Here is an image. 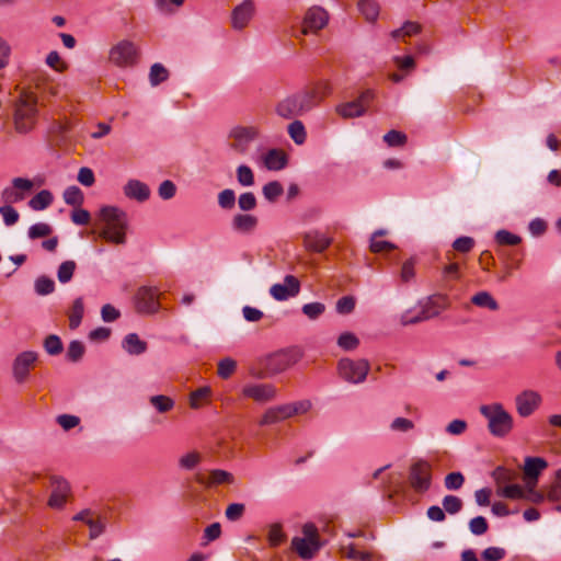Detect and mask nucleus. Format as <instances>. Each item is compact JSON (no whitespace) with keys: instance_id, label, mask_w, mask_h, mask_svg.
Instances as JSON below:
<instances>
[{"instance_id":"nucleus-1","label":"nucleus","mask_w":561,"mask_h":561,"mask_svg":"<svg viewBox=\"0 0 561 561\" xmlns=\"http://www.w3.org/2000/svg\"><path fill=\"white\" fill-rule=\"evenodd\" d=\"M98 217L103 225L100 237L114 244H124L126 242V231L128 228V217L126 211L116 206H103L98 213Z\"/></svg>"},{"instance_id":"nucleus-2","label":"nucleus","mask_w":561,"mask_h":561,"mask_svg":"<svg viewBox=\"0 0 561 561\" xmlns=\"http://www.w3.org/2000/svg\"><path fill=\"white\" fill-rule=\"evenodd\" d=\"M481 415L488 422V430L494 437H506L514 427V419L512 414L505 410L502 403L493 402L482 404L479 408Z\"/></svg>"},{"instance_id":"nucleus-3","label":"nucleus","mask_w":561,"mask_h":561,"mask_svg":"<svg viewBox=\"0 0 561 561\" xmlns=\"http://www.w3.org/2000/svg\"><path fill=\"white\" fill-rule=\"evenodd\" d=\"M302 536H296L291 539V548L305 560L312 559L319 551L321 543L317 527L307 523L301 529Z\"/></svg>"},{"instance_id":"nucleus-4","label":"nucleus","mask_w":561,"mask_h":561,"mask_svg":"<svg viewBox=\"0 0 561 561\" xmlns=\"http://www.w3.org/2000/svg\"><path fill=\"white\" fill-rule=\"evenodd\" d=\"M36 105L37 96L33 92L21 93L14 117L15 128L19 133H26L32 128L37 112Z\"/></svg>"},{"instance_id":"nucleus-5","label":"nucleus","mask_w":561,"mask_h":561,"mask_svg":"<svg viewBox=\"0 0 561 561\" xmlns=\"http://www.w3.org/2000/svg\"><path fill=\"white\" fill-rule=\"evenodd\" d=\"M139 49L130 39H122L113 45L108 51V60L113 65L126 68L137 62Z\"/></svg>"},{"instance_id":"nucleus-6","label":"nucleus","mask_w":561,"mask_h":561,"mask_svg":"<svg viewBox=\"0 0 561 561\" xmlns=\"http://www.w3.org/2000/svg\"><path fill=\"white\" fill-rule=\"evenodd\" d=\"M259 128L253 125H237L229 130L228 138L232 150L240 154L248 152L250 144L259 137Z\"/></svg>"},{"instance_id":"nucleus-7","label":"nucleus","mask_w":561,"mask_h":561,"mask_svg":"<svg viewBox=\"0 0 561 561\" xmlns=\"http://www.w3.org/2000/svg\"><path fill=\"white\" fill-rule=\"evenodd\" d=\"M369 368L368 360L351 358H342L337 366L340 376L352 383L363 382L367 377Z\"/></svg>"},{"instance_id":"nucleus-8","label":"nucleus","mask_w":561,"mask_h":561,"mask_svg":"<svg viewBox=\"0 0 561 561\" xmlns=\"http://www.w3.org/2000/svg\"><path fill=\"white\" fill-rule=\"evenodd\" d=\"M241 393L247 399L264 404L277 398V388L268 382L250 381L242 386Z\"/></svg>"},{"instance_id":"nucleus-9","label":"nucleus","mask_w":561,"mask_h":561,"mask_svg":"<svg viewBox=\"0 0 561 561\" xmlns=\"http://www.w3.org/2000/svg\"><path fill=\"white\" fill-rule=\"evenodd\" d=\"M409 480L416 492H426L431 488L432 465L424 459L416 460L410 468Z\"/></svg>"},{"instance_id":"nucleus-10","label":"nucleus","mask_w":561,"mask_h":561,"mask_svg":"<svg viewBox=\"0 0 561 561\" xmlns=\"http://www.w3.org/2000/svg\"><path fill=\"white\" fill-rule=\"evenodd\" d=\"M331 85L327 81H321L314 85L297 93V96L304 107V112H308L317 106L327 95L331 93Z\"/></svg>"},{"instance_id":"nucleus-11","label":"nucleus","mask_w":561,"mask_h":561,"mask_svg":"<svg viewBox=\"0 0 561 561\" xmlns=\"http://www.w3.org/2000/svg\"><path fill=\"white\" fill-rule=\"evenodd\" d=\"M195 481L207 489H214L220 485H232L236 483V477L232 472L224 469H209L206 473H196Z\"/></svg>"},{"instance_id":"nucleus-12","label":"nucleus","mask_w":561,"mask_h":561,"mask_svg":"<svg viewBox=\"0 0 561 561\" xmlns=\"http://www.w3.org/2000/svg\"><path fill=\"white\" fill-rule=\"evenodd\" d=\"M448 307V298L445 295H432L417 301V310L423 321H427L440 314Z\"/></svg>"},{"instance_id":"nucleus-13","label":"nucleus","mask_w":561,"mask_h":561,"mask_svg":"<svg viewBox=\"0 0 561 561\" xmlns=\"http://www.w3.org/2000/svg\"><path fill=\"white\" fill-rule=\"evenodd\" d=\"M34 186L35 184L32 180L14 178L11 182V186H8L2 191V199L7 204L19 203L26 197Z\"/></svg>"},{"instance_id":"nucleus-14","label":"nucleus","mask_w":561,"mask_h":561,"mask_svg":"<svg viewBox=\"0 0 561 561\" xmlns=\"http://www.w3.org/2000/svg\"><path fill=\"white\" fill-rule=\"evenodd\" d=\"M541 394L531 389L522 391L515 398L516 411L522 417L531 415L541 405Z\"/></svg>"},{"instance_id":"nucleus-15","label":"nucleus","mask_w":561,"mask_h":561,"mask_svg":"<svg viewBox=\"0 0 561 561\" xmlns=\"http://www.w3.org/2000/svg\"><path fill=\"white\" fill-rule=\"evenodd\" d=\"M300 291V282L293 275H286L282 283L271 286L270 295L277 301L296 297Z\"/></svg>"},{"instance_id":"nucleus-16","label":"nucleus","mask_w":561,"mask_h":561,"mask_svg":"<svg viewBox=\"0 0 561 561\" xmlns=\"http://www.w3.org/2000/svg\"><path fill=\"white\" fill-rule=\"evenodd\" d=\"M159 290L154 287L142 286L136 294V306L142 313H154L159 310Z\"/></svg>"},{"instance_id":"nucleus-17","label":"nucleus","mask_w":561,"mask_h":561,"mask_svg":"<svg viewBox=\"0 0 561 561\" xmlns=\"http://www.w3.org/2000/svg\"><path fill=\"white\" fill-rule=\"evenodd\" d=\"M37 360V353L25 351L20 353L13 360L12 373L14 380L19 383L24 382L30 374L31 367Z\"/></svg>"},{"instance_id":"nucleus-18","label":"nucleus","mask_w":561,"mask_h":561,"mask_svg":"<svg viewBox=\"0 0 561 561\" xmlns=\"http://www.w3.org/2000/svg\"><path fill=\"white\" fill-rule=\"evenodd\" d=\"M329 22L328 12L320 7L310 8L304 19L302 33H314L323 28Z\"/></svg>"},{"instance_id":"nucleus-19","label":"nucleus","mask_w":561,"mask_h":561,"mask_svg":"<svg viewBox=\"0 0 561 561\" xmlns=\"http://www.w3.org/2000/svg\"><path fill=\"white\" fill-rule=\"evenodd\" d=\"M332 243V239L319 229H310L302 234V244L307 251L321 253Z\"/></svg>"},{"instance_id":"nucleus-20","label":"nucleus","mask_w":561,"mask_h":561,"mask_svg":"<svg viewBox=\"0 0 561 561\" xmlns=\"http://www.w3.org/2000/svg\"><path fill=\"white\" fill-rule=\"evenodd\" d=\"M51 488L48 505L53 508H60L65 505L70 492L69 483L62 478H53Z\"/></svg>"},{"instance_id":"nucleus-21","label":"nucleus","mask_w":561,"mask_h":561,"mask_svg":"<svg viewBox=\"0 0 561 561\" xmlns=\"http://www.w3.org/2000/svg\"><path fill=\"white\" fill-rule=\"evenodd\" d=\"M259 226V218L249 213H238L231 219V228L238 233H252Z\"/></svg>"},{"instance_id":"nucleus-22","label":"nucleus","mask_w":561,"mask_h":561,"mask_svg":"<svg viewBox=\"0 0 561 561\" xmlns=\"http://www.w3.org/2000/svg\"><path fill=\"white\" fill-rule=\"evenodd\" d=\"M123 192L127 198L137 201L139 203H144L150 197L149 186L146 183L135 179L127 181L123 187Z\"/></svg>"},{"instance_id":"nucleus-23","label":"nucleus","mask_w":561,"mask_h":561,"mask_svg":"<svg viewBox=\"0 0 561 561\" xmlns=\"http://www.w3.org/2000/svg\"><path fill=\"white\" fill-rule=\"evenodd\" d=\"M254 13L253 3L249 0L236 7L232 12V26L236 30L244 28L251 21Z\"/></svg>"},{"instance_id":"nucleus-24","label":"nucleus","mask_w":561,"mask_h":561,"mask_svg":"<svg viewBox=\"0 0 561 561\" xmlns=\"http://www.w3.org/2000/svg\"><path fill=\"white\" fill-rule=\"evenodd\" d=\"M264 168L270 171L283 170L287 164L286 154L279 149H271L261 158Z\"/></svg>"},{"instance_id":"nucleus-25","label":"nucleus","mask_w":561,"mask_h":561,"mask_svg":"<svg viewBox=\"0 0 561 561\" xmlns=\"http://www.w3.org/2000/svg\"><path fill=\"white\" fill-rule=\"evenodd\" d=\"M277 113L283 117L289 118L301 115L305 112L297 94H295L286 98L277 105Z\"/></svg>"},{"instance_id":"nucleus-26","label":"nucleus","mask_w":561,"mask_h":561,"mask_svg":"<svg viewBox=\"0 0 561 561\" xmlns=\"http://www.w3.org/2000/svg\"><path fill=\"white\" fill-rule=\"evenodd\" d=\"M289 419L285 404L268 408L261 416L259 424L261 426H268L280 423Z\"/></svg>"},{"instance_id":"nucleus-27","label":"nucleus","mask_w":561,"mask_h":561,"mask_svg":"<svg viewBox=\"0 0 561 561\" xmlns=\"http://www.w3.org/2000/svg\"><path fill=\"white\" fill-rule=\"evenodd\" d=\"M294 364V360L288 352L282 351L271 355L267 359V367L271 373L278 374Z\"/></svg>"},{"instance_id":"nucleus-28","label":"nucleus","mask_w":561,"mask_h":561,"mask_svg":"<svg viewBox=\"0 0 561 561\" xmlns=\"http://www.w3.org/2000/svg\"><path fill=\"white\" fill-rule=\"evenodd\" d=\"M548 467V462L541 457H526L524 462V476L539 478L540 473Z\"/></svg>"},{"instance_id":"nucleus-29","label":"nucleus","mask_w":561,"mask_h":561,"mask_svg":"<svg viewBox=\"0 0 561 561\" xmlns=\"http://www.w3.org/2000/svg\"><path fill=\"white\" fill-rule=\"evenodd\" d=\"M122 347L129 355H140L146 352L147 343L140 340V337L136 333H129L124 337L122 342Z\"/></svg>"},{"instance_id":"nucleus-30","label":"nucleus","mask_w":561,"mask_h":561,"mask_svg":"<svg viewBox=\"0 0 561 561\" xmlns=\"http://www.w3.org/2000/svg\"><path fill=\"white\" fill-rule=\"evenodd\" d=\"M335 111L343 118L360 117L366 113L364 106L356 100L336 105Z\"/></svg>"},{"instance_id":"nucleus-31","label":"nucleus","mask_w":561,"mask_h":561,"mask_svg":"<svg viewBox=\"0 0 561 561\" xmlns=\"http://www.w3.org/2000/svg\"><path fill=\"white\" fill-rule=\"evenodd\" d=\"M203 460V456L197 450H190L183 454L179 460L178 465L181 470L191 471L196 469Z\"/></svg>"},{"instance_id":"nucleus-32","label":"nucleus","mask_w":561,"mask_h":561,"mask_svg":"<svg viewBox=\"0 0 561 561\" xmlns=\"http://www.w3.org/2000/svg\"><path fill=\"white\" fill-rule=\"evenodd\" d=\"M266 538L270 547L272 548H276L285 542L287 536L283 529V525L280 523L270 524L267 526Z\"/></svg>"},{"instance_id":"nucleus-33","label":"nucleus","mask_w":561,"mask_h":561,"mask_svg":"<svg viewBox=\"0 0 561 561\" xmlns=\"http://www.w3.org/2000/svg\"><path fill=\"white\" fill-rule=\"evenodd\" d=\"M53 201H54L53 194L47 190H43L30 199L28 206L33 210L39 211V210H44L47 207H49L51 205Z\"/></svg>"},{"instance_id":"nucleus-34","label":"nucleus","mask_w":561,"mask_h":561,"mask_svg":"<svg viewBox=\"0 0 561 561\" xmlns=\"http://www.w3.org/2000/svg\"><path fill=\"white\" fill-rule=\"evenodd\" d=\"M64 201L67 205L79 207L84 202L83 192L78 186H69L64 191Z\"/></svg>"},{"instance_id":"nucleus-35","label":"nucleus","mask_w":561,"mask_h":561,"mask_svg":"<svg viewBox=\"0 0 561 561\" xmlns=\"http://www.w3.org/2000/svg\"><path fill=\"white\" fill-rule=\"evenodd\" d=\"M237 182L243 187L253 186L255 183L254 173L247 164L238 165L236 170Z\"/></svg>"},{"instance_id":"nucleus-36","label":"nucleus","mask_w":561,"mask_h":561,"mask_svg":"<svg viewBox=\"0 0 561 561\" xmlns=\"http://www.w3.org/2000/svg\"><path fill=\"white\" fill-rule=\"evenodd\" d=\"M385 234H387V230H385V229H379L371 234L370 250L373 252L378 253V252H381L385 250H392L396 248V245L392 244L391 242H388L385 240H379V237H382Z\"/></svg>"},{"instance_id":"nucleus-37","label":"nucleus","mask_w":561,"mask_h":561,"mask_svg":"<svg viewBox=\"0 0 561 561\" xmlns=\"http://www.w3.org/2000/svg\"><path fill=\"white\" fill-rule=\"evenodd\" d=\"M285 407L288 413V417L290 419L295 415H302L308 413L312 408V403L310 400L304 399L295 402L285 403Z\"/></svg>"},{"instance_id":"nucleus-38","label":"nucleus","mask_w":561,"mask_h":561,"mask_svg":"<svg viewBox=\"0 0 561 561\" xmlns=\"http://www.w3.org/2000/svg\"><path fill=\"white\" fill-rule=\"evenodd\" d=\"M497 495L510 499L520 500L526 496L524 488L519 484H507L497 489Z\"/></svg>"},{"instance_id":"nucleus-39","label":"nucleus","mask_w":561,"mask_h":561,"mask_svg":"<svg viewBox=\"0 0 561 561\" xmlns=\"http://www.w3.org/2000/svg\"><path fill=\"white\" fill-rule=\"evenodd\" d=\"M284 193V187L278 181L267 182L262 187V194L266 201L274 203Z\"/></svg>"},{"instance_id":"nucleus-40","label":"nucleus","mask_w":561,"mask_h":561,"mask_svg":"<svg viewBox=\"0 0 561 561\" xmlns=\"http://www.w3.org/2000/svg\"><path fill=\"white\" fill-rule=\"evenodd\" d=\"M169 78L168 69L159 62L153 64L149 71V81L152 87H157Z\"/></svg>"},{"instance_id":"nucleus-41","label":"nucleus","mask_w":561,"mask_h":561,"mask_svg":"<svg viewBox=\"0 0 561 561\" xmlns=\"http://www.w3.org/2000/svg\"><path fill=\"white\" fill-rule=\"evenodd\" d=\"M471 301L478 307L488 308L490 310H497L499 308L496 300L488 291H479L471 298Z\"/></svg>"},{"instance_id":"nucleus-42","label":"nucleus","mask_w":561,"mask_h":561,"mask_svg":"<svg viewBox=\"0 0 561 561\" xmlns=\"http://www.w3.org/2000/svg\"><path fill=\"white\" fill-rule=\"evenodd\" d=\"M84 306L82 298H77L73 301L70 314H69V325L71 329H76L80 325L81 320L83 318Z\"/></svg>"},{"instance_id":"nucleus-43","label":"nucleus","mask_w":561,"mask_h":561,"mask_svg":"<svg viewBox=\"0 0 561 561\" xmlns=\"http://www.w3.org/2000/svg\"><path fill=\"white\" fill-rule=\"evenodd\" d=\"M358 8L367 21H375L379 14V5L374 0H360Z\"/></svg>"},{"instance_id":"nucleus-44","label":"nucleus","mask_w":561,"mask_h":561,"mask_svg":"<svg viewBox=\"0 0 561 561\" xmlns=\"http://www.w3.org/2000/svg\"><path fill=\"white\" fill-rule=\"evenodd\" d=\"M77 264L72 260L62 262L57 271V278L61 284H66L71 280L76 271Z\"/></svg>"},{"instance_id":"nucleus-45","label":"nucleus","mask_w":561,"mask_h":561,"mask_svg":"<svg viewBox=\"0 0 561 561\" xmlns=\"http://www.w3.org/2000/svg\"><path fill=\"white\" fill-rule=\"evenodd\" d=\"M343 553L347 559L352 560L375 561L371 552L358 551L353 543L343 547Z\"/></svg>"},{"instance_id":"nucleus-46","label":"nucleus","mask_w":561,"mask_h":561,"mask_svg":"<svg viewBox=\"0 0 561 561\" xmlns=\"http://www.w3.org/2000/svg\"><path fill=\"white\" fill-rule=\"evenodd\" d=\"M423 322L422 317L416 308H409L400 313L399 323L402 327L413 325Z\"/></svg>"},{"instance_id":"nucleus-47","label":"nucleus","mask_w":561,"mask_h":561,"mask_svg":"<svg viewBox=\"0 0 561 561\" xmlns=\"http://www.w3.org/2000/svg\"><path fill=\"white\" fill-rule=\"evenodd\" d=\"M288 134L297 145H302L306 141V129L300 121H295L289 124Z\"/></svg>"},{"instance_id":"nucleus-48","label":"nucleus","mask_w":561,"mask_h":561,"mask_svg":"<svg viewBox=\"0 0 561 561\" xmlns=\"http://www.w3.org/2000/svg\"><path fill=\"white\" fill-rule=\"evenodd\" d=\"M151 405L160 413H165L173 409L174 401L167 396L158 394L150 398Z\"/></svg>"},{"instance_id":"nucleus-49","label":"nucleus","mask_w":561,"mask_h":561,"mask_svg":"<svg viewBox=\"0 0 561 561\" xmlns=\"http://www.w3.org/2000/svg\"><path fill=\"white\" fill-rule=\"evenodd\" d=\"M211 394V389L208 386L201 387L193 391L190 396V405L193 409H198L202 407V402L207 400Z\"/></svg>"},{"instance_id":"nucleus-50","label":"nucleus","mask_w":561,"mask_h":561,"mask_svg":"<svg viewBox=\"0 0 561 561\" xmlns=\"http://www.w3.org/2000/svg\"><path fill=\"white\" fill-rule=\"evenodd\" d=\"M46 65L57 72H64L68 69V64L60 57L59 53L51 50L45 59Z\"/></svg>"},{"instance_id":"nucleus-51","label":"nucleus","mask_w":561,"mask_h":561,"mask_svg":"<svg viewBox=\"0 0 561 561\" xmlns=\"http://www.w3.org/2000/svg\"><path fill=\"white\" fill-rule=\"evenodd\" d=\"M257 205L255 195L252 192H244L238 197V207L242 213L253 210Z\"/></svg>"},{"instance_id":"nucleus-52","label":"nucleus","mask_w":561,"mask_h":561,"mask_svg":"<svg viewBox=\"0 0 561 561\" xmlns=\"http://www.w3.org/2000/svg\"><path fill=\"white\" fill-rule=\"evenodd\" d=\"M337 345L344 351H353L359 345V340L354 333L344 332L337 337Z\"/></svg>"},{"instance_id":"nucleus-53","label":"nucleus","mask_w":561,"mask_h":561,"mask_svg":"<svg viewBox=\"0 0 561 561\" xmlns=\"http://www.w3.org/2000/svg\"><path fill=\"white\" fill-rule=\"evenodd\" d=\"M217 199L220 208L232 209L236 204V193L231 188H225L219 192Z\"/></svg>"},{"instance_id":"nucleus-54","label":"nucleus","mask_w":561,"mask_h":561,"mask_svg":"<svg viewBox=\"0 0 561 561\" xmlns=\"http://www.w3.org/2000/svg\"><path fill=\"white\" fill-rule=\"evenodd\" d=\"M443 508L448 514L455 515L462 508V501L456 495H446L443 499Z\"/></svg>"},{"instance_id":"nucleus-55","label":"nucleus","mask_w":561,"mask_h":561,"mask_svg":"<svg viewBox=\"0 0 561 561\" xmlns=\"http://www.w3.org/2000/svg\"><path fill=\"white\" fill-rule=\"evenodd\" d=\"M36 294L41 296L49 295L55 289V283L51 278L46 276H41L35 280L34 284Z\"/></svg>"},{"instance_id":"nucleus-56","label":"nucleus","mask_w":561,"mask_h":561,"mask_svg":"<svg viewBox=\"0 0 561 561\" xmlns=\"http://www.w3.org/2000/svg\"><path fill=\"white\" fill-rule=\"evenodd\" d=\"M237 368V362L230 357H225L218 363V376L222 379L229 378Z\"/></svg>"},{"instance_id":"nucleus-57","label":"nucleus","mask_w":561,"mask_h":561,"mask_svg":"<svg viewBox=\"0 0 561 561\" xmlns=\"http://www.w3.org/2000/svg\"><path fill=\"white\" fill-rule=\"evenodd\" d=\"M301 310L304 314L310 320H316L325 311V306L324 304L318 301L309 302L304 305Z\"/></svg>"},{"instance_id":"nucleus-58","label":"nucleus","mask_w":561,"mask_h":561,"mask_svg":"<svg viewBox=\"0 0 561 561\" xmlns=\"http://www.w3.org/2000/svg\"><path fill=\"white\" fill-rule=\"evenodd\" d=\"M51 233V227L46 222H37L28 228L27 234L30 239L47 237Z\"/></svg>"},{"instance_id":"nucleus-59","label":"nucleus","mask_w":561,"mask_h":561,"mask_svg":"<svg viewBox=\"0 0 561 561\" xmlns=\"http://www.w3.org/2000/svg\"><path fill=\"white\" fill-rule=\"evenodd\" d=\"M489 525L483 516H477L470 519L469 530L474 536H481L488 531Z\"/></svg>"},{"instance_id":"nucleus-60","label":"nucleus","mask_w":561,"mask_h":561,"mask_svg":"<svg viewBox=\"0 0 561 561\" xmlns=\"http://www.w3.org/2000/svg\"><path fill=\"white\" fill-rule=\"evenodd\" d=\"M355 309V299L352 296H344L336 301L335 310L340 314H350Z\"/></svg>"},{"instance_id":"nucleus-61","label":"nucleus","mask_w":561,"mask_h":561,"mask_svg":"<svg viewBox=\"0 0 561 561\" xmlns=\"http://www.w3.org/2000/svg\"><path fill=\"white\" fill-rule=\"evenodd\" d=\"M465 483V477L461 472H450L445 477V488L447 490H459Z\"/></svg>"},{"instance_id":"nucleus-62","label":"nucleus","mask_w":561,"mask_h":561,"mask_svg":"<svg viewBox=\"0 0 561 561\" xmlns=\"http://www.w3.org/2000/svg\"><path fill=\"white\" fill-rule=\"evenodd\" d=\"M383 140L389 147H398L407 142V136L401 131L390 130L383 136Z\"/></svg>"},{"instance_id":"nucleus-63","label":"nucleus","mask_w":561,"mask_h":561,"mask_svg":"<svg viewBox=\"0 0 561 561\" xmlns=\"http://www.w3.org/2000/svg\"><path fill=\"white\" fill-rule=\"evenodd\" d=\"M0 215L3 218V221L7 226H13L18 222L20 215L19 213L11 206V204H7L0 207Z\"/></svg>"},{"instance_id":"nucleus-64","label":"nucleus","mask_w":561,"mask_h":561,"mask_svg":"<svg viewBox=\"0 0 561 561\" xmlns=\"http://www.w3.org/2000/svg\"><path fill=\"white\" fill-rule=\"evenodd\" d=\"M495 240L499 244L515 245L520 242V238L507 230H499L495 233Z\"/></svg>"}]
</instances>
